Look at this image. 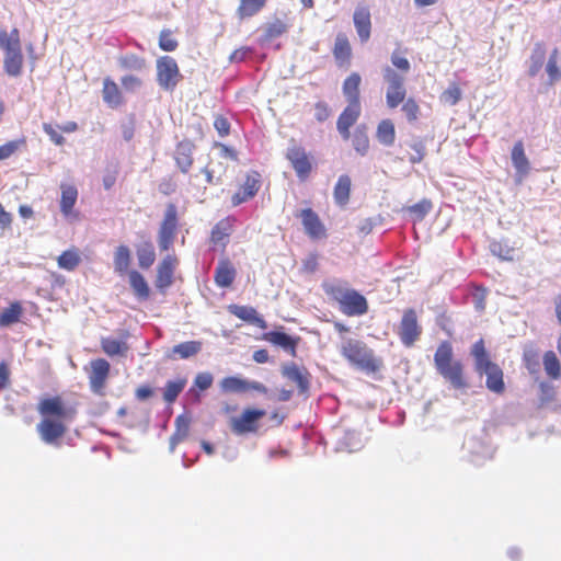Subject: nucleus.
Here are the masks:
<instances>
[{
    "mask_svg": "<svg viewBox=\"0 0 561 561\" xmlns=\"http://www.w3.org/2000/svg\"><path fill=\"white\" fill-rule=\"evenodd\" d=\"M24 145L25 139L21 138L8 141L4 145L0 146V161L10 158Z\"/></svg>",
    "mask_w": 561,
    "mask_h": 561,
    "instance_id": "nucleus-53",
    "label": "nucleus"
},
{
    "mask_svg": "<svg viewBox=\"0 0 561 561\" xmlns=\"http://www.w3.org/2000/svg\"><path fill=\"white\" fill-rule=\"evenodd\" d=\"M402 111L405 113L409 121H414L417 117L419 106L412 99H409L403 104Z\"/></svg>",
    "mask_w": 561,
    "mask_h": 561,
    "instance_id": "nucleus-64",
    "label": "nucleus"
},
{
    "mask_svg": "<svg viewBox=\"0 0 561 561\" xmlns=\"http://www.w3.org/2000/svg\"><path fill=\"white\" fill-rule=\"evenodd\" d=\"M266 0H240L237 9L239 19H248L257 14L265 5Z\"/></svg>",
    "mask_w": 561,
    "mask_h": 561,
    "instance_id": "nucleus-36",
    "label": "nucleus"
},
{
    "mask_svg": "<svg viewBox=\"0 0 561 561\" xmlns=\"http://www.w3.org/2000/svg\"><path fill=\"white\" fill-rule=\"evenodd\" d=\"M195 146L191 140H183L178 144L174 150V160L182 173H187L193 164V152Z\"/></svg>",
    "mask_w": 561,
    "mask_h": 561,
    "instance_id": "nucleus-19",
    "label": "nucleus"
},
{
    "mask_svg": "<svg viewBox=\"0 0 561 561\" xmlns=\"http://www.w3.org/2000/svg\"><path fill=\"white\" fill-rule=\"evenodd\" d=\"M351 184L352 181L347 174H342L339 176L333 191V197L337 205L344 206L348 203L351 194Z\"/></svg>",
    "mask_w": 561,
    "mask_h": 561,
    "instance_id": "nucleus-31",
    "label": "nucleus"
},
{
    "mask_svg": "<svg viewBox=\"0 0 561 561\" xmlns=\"http://www.w3.org/2000/svg\"><path fill=\"white\" fill-rule=\"evenodd\" d=\"M101 345L104 353L108 356L125 355L128 351L125 342L111 337L102 339Z\"/></svg>",
    "mask_w": 561,
    "mask_h": 561,
    "instance_id": "nucleus-47",
    "label": "nucleus"
},
{
    "mask_svg": "<svg viewBox=\"0 0 561 561\" xmlns=\"http://www.w3.org/2000/svg\"><path fill=\"white\" fill-rule=\"evenodd\" d=\"M442 98L449 105H456L461 99V90L457 85L453 84L444 91Z\"/></svg>",
    "mask_w": 561,
    "mask_h": 561,
    "instance_id": "nucleus-57",
    "label": "nucleus"
},
{
    "mask_svg": "<svg viewBox=\"0 0 561 561\" xmlns=\"http://www.w3.org/2000/svg\"><path fill=\"white\" fill-rule=\"evenodd\" d=\"M213 381H214V377L210 373H207V371L198 373L194 378V386L192 388H190L187 391V396L193 397L194 400L198 402L201 399V396H199L198 391L196 390V388L201 391H205L211 387Z\"/></svg>",
    "mask_w": 561,
    "mask_h": 561,
    "instance_id": "nucleus-37",
    "label": "nucleus"
},
{
    "mask_svg": "<svg viewBox=\"0 0 561 561\" xmlns=\"http://www.w3.org/2000/svg\"><path fill=\"white\" fill-rule=\"evenodd\" d=\"M186 386L185 378H179L176 380L167 381L163 389V399L168 403H173L179 394L183 391Z\"/></svg>",
    "mask_w": 561,
    "mask_h": 561,
    "instance_id": "nucleus-43",
    "label": "nucleus"
},
{
    "mask_svg": "<svg viewBox=\"0 0 561 561\" xmlns=\"http://www.w3.org/2000/svg\"><path fill=\"white\" fill-rule=\"evenodd\" d=\"M391 62L396 68L404 72H408L411 67L410 61L405 57H402L399 54H397L396 51L392 53L391 55Z\"/></svg>",
    "mask_w": 561,
    "mask_h": 561,
    "instance_id": "nucleus-63",
    "label": "nucleus"
},
{
    "mask_svg": "<svg viewBox=\"0 0 561 561\" xmlns=\"http://www.w3.org/2000/svg\"><path fill=\"white\" fill-rule=\"evenodd\" d=\"M43 130L45 134L49 137V139L57 146H61L65 144V138L62 135H60L56 127H54L49 123L43 124Z\"/></svg>",
    "mask_w": 561,
    "mask_h": 561,
    "instance_id": "nucleus-59",
    "label": "nucleus"
},
{
    "mask_svg": "<svg viewBox=\"0 0 561 561\" xmlns=\"http://www.w3.org/2000/svg\"><path fill=\"white\" fill-rule=\"evenodd\" d=\"M362 439L357 432L347 431L345 432L343 438L339 442L337 450H346L348 453H353L359 450L362 448Z\"/></svg>",
    "mask_w": 561,
    "mask_h": 561,
    "instance_id": "nucleus-44",
    "label": "nucleus"
},
{
    "mask_svg": "<svg viewBox=\"0 0 561 561\" xmlns=\"http://www.w3.org/2000/svg\"><path fill=\"white\" fill-rule=\"evenodd\" d=\"M352 144L354 150L359 153L360 156H366L369 149V138L367 135V127L364 124H360L356 127Z\"/></svg>",
    "mask_w": 561,
    "mask_h": 561,
    "instance_id": "nucleus-35",
    "label": "nucleus"
},
{
    "mask_svg": "<svg viewBox=\"0 0 561 561\" xmlns=\"http://www.w3.org/2000/svg\"><path fill=\"white\" fill-rule=\"evenodd\" d=\"M471 355L474 358V369L477 374L486 376V388L494 393H502L505 389L503 370L497 364L490 359L482 339L472 345Z\"/></svg>",
    "mask_w": 561,
    "mask_h": 561,
    "instance_id": "nucleus-1",
    "label": "nucleus"
},
{
    "mask_svg": "<svg viewBox=\"0 0 561 561\" xmlns=\"http://www.w3.org/2000/svg\"><path fill=\"white\" fill-rule=\"evenodd\" d=\"M173 262L174 260L170 255H168L161 261V263L158 266L156 286L161 291H163L165 288L172 285L174 272Z\"/></svg>",
    "mask_w": 561,
    "mask_h": 561,
    "instance_id": "nucleus-22",
    "label": "nucleus"
},
{
    "mask_svg": "<svg viewBox=\"0 0 561 561\" xmlns=\"http://www.w3.org/2000/svg\"><path fill=\"white\" fill-rule=\"evenodd\" d=\"M129 284L138 300H147L150 295L149 286L145 277L138 271L128 272Z\"/></svg>",
    "mask_w": 561,
    "mask_h": 561,
    "instance_id": "nucleus-30",
    "label": "nucleus"
},
{
    "mask_svg": "<svg viewBox=\"0 0 561 561\" xmlns=\"http://www.w3.org/2000/svg\"><path fill=\"white\" fill-rule=\"evenodd\" d=\"M231 233V226L228 220H220L217 222L213 229L210 234V241L215 245L226 247L228 242V237Z\"/></svg>",
    "mask_w": 561,
    "mask_h": 561,
    "instance_id": "nucleus-39",
    "label": "nucleus"
},
{
    "mask_svg": "<svg viewBox=\"0 0 561 561\" xmlns=\"http://www.w3.org/2000/svg\"><path fill=\"white\" fill-rule=\"evenodd\" d=\"M382 76L387 82L386 102L389 108H396L405 99L404 78L389 66L383 67Z\"/></svg>",
    "mask_w": 561,
    "mask_h": 561,
    "instance_id": "nucleus-6",
    "label": "nucleus"
},
{
    "mask_svg": "<svg viewBox=\"0 0 561 561\" xmlns=\"http://www.w3.org/2000/svg\"><path fill=\"white\" fill-rule=\"evenodd\" d=\"M214 127L220 137H226L230 133V123L226 117L221 115L215 118Z\"/></svg>",
    "mask_w": 561,
    "mask_h": 561,
    "instance_id": "nucleus-62",
    "label": "nucleus"
},
{
    "mask_svg": "<svg viewBox=\"0 0 561 561\" xmlns=\"http://www.w3.org/2000/svg\"><path fill=\"white\" fill-rule=\"evenodd\" d=\"M80 263V257L75 251H65L58 256V266L67 271H73Z\"/></svg>",
    "mask_w": 561,
    "mask_h": 561,
    "instance_id": "nucleus-50",
    "label": "nucleus"
},
{
    "mask_svg": "<svg viewBox=\"0 0 561 561\" xmlns=\"http://www.w3.org/2000/svg\"><path fill=\"white\" fill-rule=\"evenodd\" d=\"M285 31L286 25L282 21L276 20L264 28L263 37L265 41H272L279 37Z\"/></svg>",
    "mask_w": 561,
    "mask_h": 561,
    "instance_id": "nucleus-54",
    "label": "nucleus"
},
{
    "mask_svg": "<svg viewBox=\"0 0 561 561\" xmlns=\"http://www.w3.org/2000/svg\"><path fill=\"white\" fill-rule=\"evenodd\" d=\"M108 373L110 364L107 360L98 358L91 362V374L89 376V380L93 392L99 393L104 387Z\"/></svg>",
    "mask_w": 561,
    "mask_h": 561,
    "instance_id": "nucleus-16",
    "label": "nucleus"
},
{
    "mask_svg": "<svg viewBox=\"0 0 561 561\" xmlns=\"http://www.w3.org/2000/svg\"><path fill=\"white\" fill-rule=\"evenodd\" d=\"M229 309L230 312L237 318L251 324H254L261 329L266 328L265 320L257 313V311L253 307L232 305L229 307Z\"/></svg>",
    "mask_w": 561,
    "mask_h": 561,
    "instance_id": "nucleus-23",
    "label": "nucleus"
},
{
    "mask_svg": "<svg viewBox=\"0 0 561 561\" xmlns=\"http://www.w3.org/2000/svg\"><path fill=\"white\" fill-rule=\"evenodd\" d=\"M136 255L138 265L142 270L151 267L156 261V251L150 240H144L136 244Z\"/></svg>",
    "mask_w": 561,
    "mask_h": 561,
    "instance_id": "nucleus-25",
    "label": "nucleus"
},
{
    "mask_svg": "<svg viewBox=\"0 0 561 561\" xmlns=\"http://www.w3.org/2000/svg\"><path fill=\"white\" fill-rule=\"evenodd\" d=\"M325 293L340 305V310L348 316H363L368 310L366 298L355 289L346 288L341 284H328Z\"/></svg>",
    "mask_w": 561,
    "mask_h": 561,
    "instance_id": "nucleus-3",
    "label": "nucleus"
},
{
    "mask_svg": "<svg viewBox=\"0 0 561 561\" xmlns=\"http://www.w3.org/2000/svg\"><path fill=\"white\" fill-rule=\"evenodd\" d=\"M477 442L473 438L466 440L465 446L471 453L472 458L471 461L476 465H480L484 459L492 458L493 449L491 446H488L483 443H479L478 447H476Z\"/></svg>",
    "mask_w": 561,
    "mask_h": 561,
    "instance_id": "nucleus-32",
    "label": "nucleus"
},
{
    "mask_svg": "<svg viewBox=\"0 0 561 561\" xmlns=\"http://www.w3.org/2000/svg\"><path fill=\"white\" fill-rule=\"evenodd\" d=\"M237 276V270L228 259L219 260L214 274L218 287L227 288L232 285Z\"/></svg>",
    "mask_w": 561,
    "mask_h": 561,
    "instance_id": "nucleus-20",
    "label": "nucleus"
},
{
    "mask_svg": "<svg viewBox=\"0 0 561 561\" xmlns=\"http://www.w3.org/2000/svg\"><path fill=\"white\" fill-rule=\"evenodd\" d=\"M559 62V50L554 48L549 56L548 62L546 65V72L549 78V83L553 84L554 82L561 80V68L558 65Z\"/></svg>",
    "mask_w": 561,
    "mask_h": 561,
    "instance_id": "nucleus-46",
    "label": "nucleus"
},
{
    "mask_svg": "<svg viewBox=\"0 0 561 561\" xmlns=\"http://www.w3.org/2000/svg\"><path fill=\"white\" fill-rule=\"evenodd\" d=\"M202 347L203 343L199 341L183 342L174 345L168 356L170 358L178 356L181 359H187L198 354L202 351Z\"/></svg>",
    "mask_w": 561,
    "mask_h": 561,
    "instance_id": "nucleus-26",
    "label": "nucleus"
},
{
    "mask_svg": "<svg viewBox=\"0 0 561 561\" xmlns=\"http://www.w3.org/2000/svg\"><path fill=\"white\" fill-rule=\"evenodd\" d=\"M283 375L298 387L299 393H306L310 387L309 373L300 369L296 364L284 366Z\"/></svg>",
    "mask_w": 561,
    "mask_h": 561,
    "instance_id": "nucleus-21",
    "label": "nucleus"
},
{
    "mask_svg": "<svg viewBox=\"0 0 561 561\" xmlns=\"http://www.w3.org/2000/svg\"><path fill=\"white\" fill-rule=\"evenodd\" d=\"M264 410L248 409L238 419L232 420V431L237 434H244L255 430V423L264 416Z\"/></svg>",
    "mask_w": 561,
    "mask_h": 561,
    "instance_id": "nucleus-15",
    "label": "nucleus"
},
{
    "mask_svg": "<svg viewBox=\"0 0 561 561\" xmlns=\"http://www.w3.org/2000/svg\"><path fill=\"white\" fill-rule=\"evenodd\" d=\"M130 250L126 245H119L116 248L114 253V271L124 275L128 272V267L130 265Z\"/></svg>",
    "mask_w": 561,
    "mask_h": 561,
    "instance_id": "nucleus-34",
    "label": "nucleus"
},
{
    "mask_svg": "<svg viewBox=\"0 0 561 561\" xmlns=\"http://www.w3.org/2000/svg\"><path fill=\"white\" fill-rule=\"evenodd\" d=\"M398 333L401 343L407 347L412 346L415 341L419 340L422 328L417 322V316L414 309H407L403 312Z\"/></svg>",
    "mask_w": 561,
    "mask_h": 561,
    "instance_id": "nucleus-8",
    "label": "nucleus"
},
{
    "mask_svg": "<svg viewBox=\"0 0 561 561\" xmlns=\"http://www.w3.org/2000/svg\"><path fill=\"white\" fill-rule=\"evenodd\" d=\"M121 83L126 91L130 92L138 90L142 84L141 80L138 77L131 75L124 76L121 79Z\"/></svg>",
    "mask_w": 561,
    "mask_h": 561,
    "instance_id": "nucleus-61",
    "label": "nucleus"
},
{
    "mask_svg": "<svg viewBox=\"0 0 561 561\" xmlns=\"http://www.w3.org/2000/svg\"><path fill=\"white\" fill-rule=\"evenodd\" d=\"M300 218L306 233L312 239H320L325 236V229L319 216L311 208L302 209Z\"/></svg>",
    "mask_w": 561,
    "mask_h": 561,
    "instance_id": "nucleus-17",
    "label": "nucleus"
},
{
    "mask_svg": "<svg viewBox=\"0 0 561 561\" xmlns=\"http://www.w3.org/2000/svg\"><path fill=\"white\" fill-rule=\"evenodd\" d=\"M360 76L357 72L350 75L343 83V94L350 104H360L359 102V84Z\"/></svg>",
    "mask_w": 561,
    "mask_h": 561,
    "instance_id": "nucleus-29",
    "label": "nucleus"
},
{
    "mask_svg": "<svg viewBox=\"0 0 561 561\" xmlns=\"http://www.w3.org/2000/svg\"><path fill=\"white\" fill-rule=\"evenodd\" d=\"M179 46L178 41L173 37L171 30H162L159 35V47L164 51H174Z\"/></svg>",
    "mask_w": 561,
    "mask_h": 561,
    "instance_id": "nucleus-51",
    "label": "nucleus"
},
{
    "mask_svg": "<svg viewBox=\"0 0 561 561\" xmlns=\"http://www.w3.org/2000/svg\"><path fill=\"white\" fill-rule=\"evenodd\" d=\"M351 51L352 50H351V45L348 43V39L344 35L339 34L335 38L334 49H333L335 59L337 61H340L341 64L344 61H348L350 57H351Z\"/></svg>",
    "mask_w": 561,
    "mask_h": 561,
    "instance_id": "nucleus-45",
    "label": "nucleus"
},
{
    "mask_svg": "<svg viewBox=\"0 0 561 561\" xmlns=\"http://www.w3.org/2000/svg\"><path fill=\"white\" fill-rule=\"evenodd\" d=\"M119 65L125 69L141 70L145 67V60L135 54H127L119 58Z\"/></svg>",
    "mask_w": 561,
    "mask_h": 561,
    "instance_id": "nucleus-52",
    "label": "nucleus"
},
{
    "mask_svg": "<svg viewBox=\"0 0 561 561\" xmlns=\"http://www.w3.org/2000/svg\"><path fill=\"white\" fill-rule=\"evenodd\" d=\"M376 137L383 146H391L396 139L394 125L390 119H383L378 124Z\"/></svg>",
    "mask_w": 561,
    "mask_h": 561,
    "instance_id": "nucleus-38",
    "label": "nucleus"
},
{
    "mask_svg": "<svg viewBox=\"0 0 561 561\" xmlns=\"http://www.w3.org/2000/svg\"><path fill=\"white\" fill-rule=\"evenodd\" d=\"M178 227V208L174 204H168L164 217L161 222L159 233H158V243L159 248L162 251H168L170 247L173 244L175 232Z\"/></svg>",
    "mask_w": 561,
    "mask_h": 561,
    "instance_id": "nucleus-7",
    "label": "nucleus"
},
{
    "mask_svg": "<svg viewBox=\"0 0 561 561\" xmlns=\"http://www.w3.org/2000/svg\"><path fill=\"white\" fill-rule=\"evenodd\" d=\"M485 299H486V289L480 286H477L471 291V301L476 311L482 312L485 309Z\"/></svg>",
    "mask_w": 561,
    "mask_h": 561,
    "instance_id": "nucleus-56",
    "label": "nucleus"
},
{
    "mask_svg": "<svg viewBox=\"0 0 561 561\" xmlns=\"http://www.w3.org/2000/svg\"><path fill=\"white\" fill-rule=\"evenodd\" d=\"M38 412L43 416H66V410L59 397L47 398L42 400L41 403L38 404Z\"/></svg>",
    "mask_w": 561,
    "mask_h": 561,
    "instance_id": "nucleus-27",
    "label": "nucleus"
},
{
    "mask_svg": "<svg viewBox=\"0 0 561 561\" xmlns=\"http://www.w3.org/2000/svg\"><path fill=\"white\" fill-rule=\"evenodd\" d=\"M341 353L351 364L367 373H375L380 367L373 350L359 340H344L341 345Z\"/></svg>",
    "mask_w": 561,
    "mask_h": 561,
    "instance_id": "nucleus-4",
    "label": "nucleus"
},
{
    "mask_svg": "<svg viewBox=\"0 0 561 561\" xmlns=\"http://www.w3.org/2000/svg\"><path fill=\"white\" fill-rule=\"evenodd\" d=\"M4 49L3 68L10 77H19L22 72L23 55L21 50L20 39H15Z\"/></svg>",
    "mask_w": 561,
    "mask_h": 561,
    "instance_id": "nucleus-11",
    "label": "nucleus"
},
{
    "mask_svg": "<svg viewBox=\"0 0 561 561\" xmlns=\"http://www.w3.org/2000/svg\"><path fill=\"white\" fill-rule=\"evenodd\" d=\"M37 431L46 444H54L64 435L66 427L60 422L45 417L37 424Z\"/></svg>",
    "mask_w": 561,
    "mask_h": 561,
    "instance_id": "nucleus-18",
    "label": "nucleus"
},
{
    "mask_svg": "<svg viewBox=\"0 0 561 561\" xmlns=\"http://www.w3.org/2000/svg\"><path fill=\"white\" fill-rule=\"evenodd\" d=\"M61 198H60V211L68 220H77L79 213L73 209L77 198L78 190L73 185L61 184Z\"/></svg>",
    "mask_w": 561,
    "mask_h": 561,
    "instance_id": "nucleus-14",
    "label": "nucleus"
},
{
    "mask_svg": "<svg viewBox=\"0 0 561 561\" xmlns=\"http://www.w3.org/2000/svg\"><path fill=\"white\" fill-rule=\"evenodd\" d=\"M491 253L503 261H513L515 249L505 241L493 240L489 244Z\"/></svg>",
    "mask_w": 561,
    "mask_h": 561,
    "instance_id": "nucleus-42",
    "label": "nucleus"
},
{
    "mask_svg": "<svg viewBox=\"0 0 561 561\" xmlns=\"http://www.w3.org/2000/svg\"><path fill=\"white\" fill-rule=\"evenodd\" d=\"M434 364L437 373L453 388L463 389L467 387L463 378V365L460 360H453V347L449 342L445 341L438 345L434 354Z\"/></svg>",
    "mask_w": 561,
    "mask_h": 561,
    "instance_id": "nucleus-2",
    "label": "nucleus"
},
{
    "mask_svg": "<svg viewBox=\"0 0 561 561\" xmlns=\"http://www.w3.org/2000/svg\"><path fill=\"white\" fill-rule=\"evenodd\" d=\"M261 188V174L256 171H250L244 183L239 191L231 197L232 206H239L253 198Z\"/></svg>",
    "mask_w": 561,
    "mask_h": 561,
    "instance_id": "nucleus-10",
    "label": "nucleus"
},
{
    "mask_svg": "<svg viewBox=\"0 0 561 561\" xmlns=\"http://www.w3.org/2000/svg\"><path fill=\"white\" fill-rule=\"evenodd\" d=\"M360 115V104H347L340 114L336 122V129L344 140L350 139V128L356 123Z\"/></svg>",
    "mask_w": 561,
    "mask_h": 561,
    "instance_id": "nucleus-12",
    "label": "nucleus"
},
{
    "mask_svg": "<svg viewBox=\"0 0 561 561\" xmlns=\"http://www.w3.org/2000/svg\"><path fill=\"white\" fill-rule=\"evenodd\" d=\"M156 71L158 85L167 92H173L183 78L176 60L168 55L157 59Z\"/></svg>",
    "mask_w": 561,
    "mask_h": 561,
    "instance_id": "nucleus-5",
    "label": "nucleus"
},
{
    "mask_svg": "<svg viewBox=\"0 0 561 561\" xmlns=\"http://www.w3.org/2000/svg\"><path fill=\"white\" fill-rule=\"evenodd\" d=\"M543 367L547 375L552 379H558L561 375L560 362L552 351H548L543 355Z\"/></svg>",
    "mask_w": 561,
    "mask_h": 561,
    "instance_id": "nucleus-48",
    "label": "nucleus"
},
{
    "mask_svg": "<svg viewBox=\"0 0 561 561\" xmlns=\"http://www.w3.org/2000/svg\"><path fill=\"white\" fill-rule=\"evenodd\" d=\"M286 158L289 160L299 180L305 181L312 169L306 150L296 144L288 147Z\"/></svg>",
    "mask_w": 561,
    "mask_h": 561,
    "instance_id": "nucleus-9",
    "label": "nucleus"
},
{
    "mask_svg": "<svg viewBox=\"0 0 561 561\" xmlns=\"http://www.w3.org/2000/svg\"><path fill=\"white\" fill-rule=\"evenodd\" d=\"M220 389L229 393L245 392V379L234 376L226 377L220 381Z\"/></svg>",
    "mask_w": 561,
    "mask_h": 561,
    "instance_id": "nucleus-49",
    "label": "nucleus"
},
{
    "mask_svg": "<svg viewBox=\"0 0 561 561\" xmlns=\"http://www.w3.org/2000/svg\"><path fill=\"white\" fill-rule=\"evenodd\" d=\"M410 147L414 151V153H412L409 158L410 162L413 164L420 163L425 156V145L423 141L417 140L413 141Z\"/></svg>",
    "mask_w": 561,
    "mask_h": 561,
    "instance_id": "nucleus-58",
    "label": "nucleus"
},
{
    "mask_svg": "<svg viewBox=\"0 0 561 561\" xmlns=\"http://www.w3.org/2000/svg\"><path fill=\"white\" fill-rule=\"evenodd\" d=\"M175 432L174 434L180 436V437H183V438H186L187 435H188V431H190V421L187 417H185L184 415H179L176 419H175Z\"/></svg>",
    "mask_w": 561,
    "mask_h": 561,
    "instance_id": "nucleus-60",
    "label": "nucleus"
},
{
    "mask_svg": "<svg viewBox=\"0 0 561 561\" xmlns=\"http://www.w3.org/2000/svg\"><path fill=\"white\" fill-rule=\"evenodd\" d=\"M353 22L360 42L366 43L370 37L371 31L369 8L358 4L353 14Z\"/></svg>",
    "mask_w": 561,
    "mask_h": 561,
    "instance_id": "nucleus-13",
    "label": "nucleus"
},
{
    "mask_svg": "<svg viewBox=\"0 0 561 561\" xmlns=\"http://www.w3.org/2000/svg\"><path fill=\"white\" fill-rule=\"evenodd\" d=\"M103 100L111 107H117L122 104L121 91L117 84L110 79H105L103 83Z\"/></svg>",
    "mask_w": 561,
    "mask_h": 561,
    "instance_id": "nucleus-40",
    "label": "nucleus"
},
{
    "mask_svg": "<svg viewBox=\"0 0 561 561\" xmlns=\"http://www.w3.org/2000/svg\"><path fill=\"white\" fill-rule=\"evenodd\" d=\"M513 167L516 170V174L522 179L529 173L530 163L525 154L524 145L522 141H517L511 153Z\"/></svg>",
    "mask_w": 561,
    "mask_h": 561,
    "instance_id": "nucleus-24",
    "label": "nucleus"
},
{
    "mask_svg": "<svg viewBox=\"0 0 561 561\" xmlns=\"http://www.w3.org/2000/svg\"><path fill=\"white\" fill-rule=\"evenodd\" d=\"M432 209V203L428 199H422L421 202L408 207V211L415 216L416 220H422Z\"/></svg>",
    "mask_w": 561,
    "mask_h": 561,
    "instance_id": "nucleus-55",
    "label": "nucleus"
},
{
    "mask_svg": "<svg viewBox=\"0 0 561 561\" xmlns=\"http://www.w3.org/2000/svg\"><path fill=\"white\" fill-rule=\"evenodd\" d=\"M22 306L20 302L15 301L10 305L9 308H5L0 313V327L1 328H8L16 322L20 321V318L22 316Z\"/></svg>",
    "mask_w": 561,
    "mask_h": 561,
    "instance_id": "nucleus-41",
    "label": "nucleus"
},
{
    "mask_svg": "<svg viewBox=\"0 0 561 561\" xmlns=\"http://www.w3.org/2000/svg\"><path fill=\"white\" fill-rule=\"evenodd\" d=\"M546 59V46L542 42H538L535 44L530 58H529V69L528 75L530 77H536L538 72L541 70L542 65Z\"/></svg>",
    "mask_w": 561,
    "mask_h": 561,
    "instance_id": "nucleus-33",
    "label": "nucleus"
},
{
    "mask_svg": "<svg viewBox=\"0 0 561 561\" xmlns=\"http://www.w3.org/2000/svg\"><path fill=\"white\" fill-rule=\"evenodd\" d=\"M266 340L272 344L282 347L284 351L295 355L297 340L282 331H271L266 334Z\"/></svg>",
    "mask_w": 561,
    "mask_h": 561,
    "instance_id": "nucleus-28",
    "label": "nucleus"
}]
</instances>
